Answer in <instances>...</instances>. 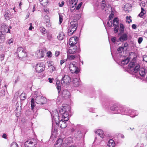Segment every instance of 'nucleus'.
I'll return each mask as SVG.
<instances>
[{
  "label": "nucleus",
  "mask_w": 147,
  "mask_h": 147,
  "mask_svg": "<svg viewBox=\"0 0 147 147\" xmlns=\"http://www.w3.org/2000/svg\"><path fill=\"white\" fill-rule=\"evenodd\" d=\"M128 48V45L127 42H125L124 45V46L123 47V51H126L127 50Z\"/></svg>",
  "instance_id": "nucleus-36"
},
{
  "label": "nucleus",
  "mask_w": 147,
  "mask_h": 147,
  "mask_svg": "<svg viewBox=\"0 0 147 147\" xmlns=\"http://www.w3.org/2000/svg\"><path fill=\"white\" fill-rule=\"evenodd\" d=\"M76 64L75 62H73L72 63H71L69 65V69L72 74H78L80 71L78 68L76 66Z\"/></svg>",
  "instance_id": "nucleus-8"
},
{
  "label": "nucleus",
  "mask_w": 147,
  "mask_h": 147,
  "mask_svg": "<svg viewBox=\"0 0 147 147\" xmlns=\"http://www.w3.org/2000/svg\"><path fill=\"white\" fill-rule=\"evenodd\" d=\"M83 126L80 124H78L75 127L76 131L74 134L75 138L78 140H80L83 134L81 130Z\"/></svg>",
  "instance_id": "nucleus-6"
},
{
  "label": "nucleus",
  "mask_w": 147,
  "mask_h": 147,
  "mask_svg": "<svg viewBox=\"0 0 147 147\" xmlns=\"http://www.w3.org/2000/svg\"><path fill=\"white\" fill-rule=\"evenodd\" d=\"M128 69L132 74H133L134 73L136 74L138 72L141 77L144 78L145 77L146 74L145 69L143 67L141 68L139 64H135L134 62H131L128 66Z\"/></svg>",
  "instance_id": "nucleus-4"
},
{
  "label": "nucleus",
  "mask_w": 147,
  "mask_h": 147,
  "mask_svg": "<svg viewBox=\"0 0 147 147\" xmlns=\"http://www.w3.org/2000/svg\"><path fill=\"white\" fill-rule=\"evenodd\" d=\"M111 40L113 43H115L116 42V38L115 37H113L111 39Z\"/></svg>",
  "instance_id": "nucleus-50"
},
{
  "label": "nucleus",
  "mask_w": 147,
  "mask_h": 147,
  "mask_svg": "<svg viewBox=\"0 0 147 147\" xmlns=\"http://www.w3.org/2000/svg\"><path fill=\"white\" fill-rule=\"evenodd\" d=\"M4 16L5 19L7 20H9L10 19L9 17L10 14L8 12L5 11L4 12Z\"/></svg>",
  "instance_id": "nucleus-27"
},
{
  "label": "nucleus",
  "mask_w": 147,
  "mask_h": 147,
  "mask_svg": "<svg viewBox=\"0 0 147 147\" xmlns=\"http://www.w3.org/2000/svg\"><path fill=\"white\" fill-rule=\"evenodd\" d=\"M60 51H57L55 52V55L56 57H57L60 55Z\"/></svg>",
  "instance_id": "nucleus-53"
},
{
  "label": "nucleus",
  "mask_w": 147,
  "mask_h": 147,
  "mask_svg": "<svg viewBox=\"0 0 147 147\" xmlns=\"http://www.w3.org/2000/svg\"><path fill=\"white\" fill-rule=\"evenodd\" d=\"M71 81L70 77L68 75H65L62 78L61 83L63 85H69Z\"/></svg>",
  "instance_id": "nucleus-10"
},
{
  "label": "nucleus",
  "mask_w": 147,
  "mask_h": 147,
  "mask_svg": "<svg viewBox=\"0 0 147 147\" xmlns=\"http://www.w3.org/2000/svg\"><path fill=\"white\" fill-rule=\"evenodd\" d=\"M131 17L130 16H127L126 17V19H127V20H129V21H127V20L126 21V22H127L128 24H129L130 23V22H132V20L131 19Z\"/></svg>",
  "instance_id": "nucleus-42"
},
{
  "label": "nucleus",
  "mask_w": 147,
  "mask_h": 147,
  "mask_svg": "<svg viewBox=\"0 0 147 147\" xmlns=\"http://www.w3.org/2000/svg\"><path fill=\"white\" fill-rule=\"evenodd\" d=\"M40 4L43 6L47 5L48 3V0H40Z\"/></svg>",
  "instance_id": "nucleus-26"
},
{
  "label": "nucleus",
  "mask_w": 147,
  "mask_h": 147,
  "mask_svg": "<svg viewBox=\"0 0 147 147\" xmlns=\"http://www.w3.org/2000/svg\"><path fill=\"white\" fill-rule=\"evenodd\" d=\"M78 38L76 36L72 37L69 40V44L70 45L68 53L70 54H73L75 53H79L81 51L80 44L78 43Z\"/></svg>",
  "instance_id": "nucleus-3"
},
{
  "label": "nucleus",
  "mask_w": 147,
  "mask_h": 147,
  "mask_svg": "<svg viewBox=\"0 0 147 147\" xmlns=\"http://www.w3.org/2000/svg\"><path fill=\"white\" fill-rule=\"evenodd\" d=\"M56 84L57 86V88L58 90V93L59 94L61 90V84L60 81L59 80L57 81L56 83Z\"/></svg>",
  "instance_id": "nucleus-23"
},
{
  "label": "nucleus",
  "mask_w": 147,
  "mask_h": 147,
  "mask_svg": "<svg viewBox=\"0 0 147 147\" xmlns=\"http://www.w3.org/2000/svg\"><path fill=\"white\" fill-rule=\"evenodd\" d=\"M78 26V20L74 19L70 22V26L68 30V35L69 36L72 35L76 31Z\"/></svg>",
  "instance_id": "nucleus-5"
},
{
  "label": "nucleus",
  "mask_w": 147,
  "mask_h": 147,
  "mask_svg": "<svg viewBox=\"0 0 147 147\" xmlns=\"http://www.w3.org/2000/svg\"><path fill=\"white\" fill-rule=\"evenodd\" d=\"M47 38L48 40H51L52 38L51 35V34H48V35L47 36Z\"/></svg>",
  "instance_id": "nucleus-51"
},
{
  "label": "nucleus",
  "mask_w": 147,
  "mask_h": 147,
  "mask_svg": "<svg viewBox=\"0 0 147 147\" xmlns=\"http://www.w3.org/2000/svg\"><path fill=\"white\" fill-rule=\"evenodd\" d=\"M128 39L127 36L126 34H124L121 36L119 38V40L121 42L127 40Z\"/></svg>",
  "instance_id": "nucleus-18"
},
{
  "label": "nucleus",
  "mask_w": 147,
  "mask_h": 147,
  "mask_svg": "<svg viewBox=\"0 0 147 147\" xmlns=\"http://www.w3.org/2000/svg\"><path fill=\"white\" fill-rule=\"evenodd\" d=\"M140 5L141 7V8H143V7H144L146 5L144 1H142L140 3Z\"/></svg>",
  "instance_id": "nucleus-44"
},
{
  "label": "nucleus",
  "mask_w": 147,
  "mask_h": 147,
  "mask_svg": "<svg viewBox=\"0 0 147 147\" xmlns=\"http://www.w3.org/2000/svg\"><path fill=\"white\" fill-rule=\"evenodd\" d=\"M60 113L62 116V119L61 120H63L65 121H67L69 119V115L67 113L66 110L63 107V109L60 111Z\"/></svg>",
  "instance_id": "nucleus-12"
},
{
  "label": "nucleus",
  "mask_w": 147,
  "mask_h": 147,
  "mask_svg": "<svg viewBox=\"0 0 147 147\" xmlns=\"http://www.w3.org/2000/svg\"><path fill=\"white\" fill-rule=\"evenodd\" d=\"M32 97L31 101V109L34 111L35 107V103L40 105L46 104L47 102V99L45 97L39 95L38 92H35L32 94Z\"/></svg>",
  "instance_id": "nucleus-2"
},
{
  "label": "nucleus",
  "mask_w": 147,
  "mask_h": 147,
  "mask_svg": "<svg viewBox=\"0 0 147 147\" xmlns=\"http://www.w3.org/2000/svg\"><path fill=\"white\" fill-rule=\"evenodd\" d=\"M15 54L20 59L26 57L27 55L26 51L22 47H18L17 52L15 53Z\"/></svg>",
  "instance_id": "nucleus-7"
},
{
  "label": "nucleus",
  "mask_w": 147,
  "mask_h": 147,
  "mask_svg": "<svg viewBox=\"0 0 147 147\" xmlns=\"http://www.w3.org/2000/svg\"><path fill=\"white\" fill-rule=\"evenodd\" d=\"M21 110V107H20L19 106H17L16 109L15 110V113H16V115L17 117L18 116H18L20 115Z\"/></svg>",
  "instance_id": "nucleus-22"
},
{
  "label": "nucleus",
  "mask_w": 147,
  "mask_h": 147,
  "mask_svg": "<svg viewBox=\"0 0 147 147\" xmlns=\"http://www.w3.org/2000/svg\"><path fill=\"white\" fill-rule=\"evenodd\" d=\"M30 26L29 28V30H32V29H33L34 28V27H32V23H30Z\"/></svg>",
  "instance_id": "nucleus-61"
},
{
  "label": "nucleus",
  "mask_w": 147,
  "mask_h": 147,
  "mask_svg": "<svg viewBox=\"0 0 147 147\" xmlns=\"http://www.w3.org/2000/svg\"><path fill=\"white\" fill-rule=\"evenodd\" d=\"M65 2L63 1H62L61 2V3H59V6L60 7H62L64 5Z\"/></svg>",
  "instance_id": "nucleus-54"
},
{
  "label": "nucleus",
  "mask_w": 147,
  "mask_h": 147,
  "mask_svg": "<svg viewBox=\"0 0 147 147\" xmlns=\"http://www.w3.org/2000/svg\"><path fill=\"white\" fill-rule=\"evenodd\" d=\"M113 26L114 27V32L115 33H116L118 31L119 29V26L117 24H114Z\"/></svg>",
  "instance_id": "nucleus-29"
},
{
  "label": "nucleus",
  "mask_w": 147,
  "mask_h": 147,
  "mask_svg": "<svg viewBox=\"0 0 147 147\" xmlns=\"http://www.w3.org/2000/svg\"><path fill=\"white\" fill-rule=\"evenodd\" d=\"M95 132L101 138H102L105 136L103 131L101 129H98Z\"/></svg>",
  "instance_id": "nucleus-19"
},
{
  "label": "nucleus",
  "mask_w": 147,
  "mask_h": 147,
  "mask_svg": "<svg viewBox=\"0 0 147 147\" xmlns=\"http://www.w3.org/2000/svg\"><path fill=\"white\" fill-rule=\"evenodd\" d=\"M52 120H54L56 124L58 122H59V113L57 111L53 112L51 115Z\"/></svg>",
  "instance_id": "nucleus-14"
},
{
  "label": "nucleus",
  "mask_w": 147,
  "mask_h": 147,
  "mask_svg": "<svg viewBox=\"0 0 147 147\" xmlns=\"http://www.w3.org/2000/svg\"><path fill=\"white\" fill-rule=\"evenodd\" d=\"M45 65L42 62H39L36 64L35 70L36 72L40 73L45 69Z\"/></svg>",
  "instance_id": "nucleus-11"
},
{
  "label": "nucleus",
  "mask_w": 147,
  "mask_h": 147,
  "mask_svg": "<svg viewBox=\"0 0 147 147\" xmlns=\"http://www.w3.org/2000/svg\"><path fill=\"white\" fill-rule=\"evenodd\" d=\"M5 89H2L0 91V97H3L5 96Z\"/></svg>",
  "instance_id": "nucleus-32"
},
{
  "label": "nucleus",
  "mask_w": 147,
  "mask_h": 147,
  "mask_svg": "<svg viewBox=\"0 0 147 147\" xmlns=\"http://www.w3.org/2000/svg\"><path fill=\"white\" fill-rule=\"evenodd\" d=\"M61 145H60L59 144L55 143V144L54 147H61Z\"/></svg>",
  "instance_id": "nucleus-58"
},
{
  "label": "nucleus",
  "mask_w": 147,
  "mask_h": 147,
  "mask_svg": "<svg viewBox=\"0 0 147 147\" xmlns=\"http://www.w3.org/2000/svg\"><path fill=\"white\" fill-rule=\"evenodd\" d=\"M40 32L44 34L47 33L46 29L44 27H40Z\"/></svg>",
  "instance_id": "nucleus-39"
},
{
  "label": "nucleus",
  "mask_w": 147,
  "mask_h": 147,
  "mask_svg": "<svg viewBox=\"0 0 147 147\" xmlns=\"http://www.w3.org/2000/svg\"><path fill=\"white\" fill-rule=\"evenodd\" d=\"M64 36V35L63 33H59L57 36V38L59 40H63Z\"/></svg>",
  "instance_id": "nucleus-30"
},
{
  "label": "nucleus",
  "mask_w": 147,
  "mask_h": 147,
  "mask_svg": "<svg viewBox=\"0 0 147 147\" xmlns=\"http://www.w3.org/2000/svg\"><path fill=\"white\" fill-rule=\"evenodd\" d=\"M82 2H80L78 5L76 7V9L77 10H78L81 7V6L82 5Z\"/></svg>",
  "instance_id": "nucleus-46"
},
{
  "label": "nucleus",
  "mask_w": 147,
  "mask_h": 147,
  "mask_svg": "<svg viewBox=\"0 0 147 147\" xmlns=\"http://www.w3.org/2000/svg\"><path fill=\"white\" fill-rule=\"evenodd\" d=\"M115 143L113 140L110 139L108 142V145L109 147H113L115 146Z\"/></svg>",
  "instance_id": "nucleus-24"
},
{
  "label": "nucleus",
  "mask_w": 147,
  "mask_h": 147,
  "mask_svg": "<svg viewBox=\"0 0 147 147\" xmlns=\"http://www.w3.org/2000/svg\"><path fill=\"white\" fill-rule=\"evenodd\" d=\"M125 8L127 7V10L128 9V11H129V9H130L131 8V5L130 4H127L125 5Z\"/></svg>",
  "instance_id": "nucleus-43"
},
{
  "label": "nucleus",
  "mask_w": 147,
  "mask_h": 147,
  "mask_svg": "<svg viewBox=\"0 0 147 147\" xmlns=\"http://www.w3.org/2000/svg\"><path fill=\"white\" fill-rule=\"evenodd\" d=\"M124 26L123 24L121 23L120 24L119 31L120 33H123L124 31Z\"/></svg>",
  "instance_id": "nucleus-31"
},
{
  "label": "nucleus",
  "mask_w": 147,
  "mask_h": 147,
  "mask_svg": "<svg viewBox=\"0 0 147 147\" xmlns=\"http://www.w3.org/2000/svg\"><path fill=\"white\" fill-rule=\"evenodd\" d=\"M4 34L0 31V43H3L5 40V38Z\"/></svg>",
  "instance_id": "nucleus-21"
},
{
  "label": "nucleus",
  "mask_w": 147,
  "mask_h": 147,
  "mask_svg": "<svg viewBox=\"0 0 147 147\" xmlns=\"http://www.w3.org/2000/svg\"><path fill=\"white\" fill-rule=\"evenodd\" d=\"M113 25L114 24H115L118 25L119 24V19L117 18H115L113 20V22H112Z\"/></svg>",
  "instance_id": "nucleus-34"
},
{
  "label": "nucleus",
  "mask_w": 147,
  "mask_h": 147,
  "mask_svg": "<svg viewBox=\"0 0 147 147\" xmlns=\"http://www.w3.org/2000/svg\"><path fill=\"white\" fill-rule=\"evenodd\" d=\"M63 141V140L62 139L59 138L57 140L55 143L61 145Z\"/></svg>",
  "instance_id": "nucleus-40"
},
{
  "label": "nucleus",
  "mask_w": 147,
  "mask_h": 147,
  "mask_svg": "<svg viewBox=\"0 0 147 147\" xmlns=\"http://www.w3.org/2000/svg\"><path fill=\"white\" fill-rule=\"evenodd\" d=\"M143 61L147 63V56L144 57L143 59Z\"/></svg>",
  "instance_id": "nucleus-64"
},
{
  "label": "nucleus",
  "mask_w": 147,
  "mask_h": 147,
  "mask_svg": "<svg viewBox=\"0 0 147 147\" xmlns=\"http://www.w3.org/2000/svg\"><path fill=\"white\" fill-rule=\"evenodd\" d=\"M8 26L4 24H2L1 26V32L5 34L7 30Z\"/></svg>",
  "instance_id": "nucleus-16"
},
{
  "label": "nucleus",
  "mask_w": 147,
  "mask_h": 147,
  "mask_svg": "<svg viewBox=\"0 0 147 147\" xmlns=\"http://www.w3.org/2000/svg\"><path fill=\"white\" fill-rule=\"evenodd\" d=\"M59 24H60L62 23L63 20V16L60 14H59Z\"/></svg>",
  "instance_id": "nucleus-38"
},
{
  "label": "nucleus",
  "mask_w": 147,
  "mask_h": 147,
  "mask_svg": "<svg viewBox=\"0 0 147 147\" xmlns=\"http://www.w3.org/2000/svg\"><path fill=\"white\" fill-rule=\"evenodd\" d=\"M141 9V12H142V13H144V14H145L146 13V12L145 11V10L142 7Z\"/></svg>",
  "instance_id": "nucleus-63"
},
{
  "label": "nucleus",
  "mask_w": 147,
  "mask_h": 147,
  "mask_svg": "<svg viewBox=\"0 0 147 147\" xmlns=\"http://www.w3.org/2000/svg\"><path fill=\"white\" fill-rule=\"evenodd\" d=\"M45 21L46 23L48 24V27H49L51 26L50 24H49L50 23V20L49 17L47 15L45 16Z\"/></svg>",
  "instance_id": "nucleus-25"
},
{
  "label": "nucleus",
  "mask_w": 147,
  "mask_h": 147,
  "mask_svg": "<svg viewBox=\"0 0 147 147\" xmlns=\"http://www.w3.org/2000/svg\"><path fill=\"white\" fill-rule=\"evenodd\" d=\"M107 3L105 0H102L101 4V8L102 9H103L106 7Z\"/></svg>",
  "instance_id": "nucleus-33"
},
{
  "label": "nucleus",
  "mask_w": 147,
  "mask_h": 147,
  "mask_svg": "<svg viewBox=\"0 0 147 147\" xmlns=\"http://www.w3.org/2000/svg\"><path fill=\"white\" fill-rule=\"evenodd\" d=\"M61 97L63 99H67L70 97V92L67 90H64L61 91Z\"/></svg>",
  "instance_id": "nucleus-13"
},
{
  "label": "nucleus",
  "mask_w": 147,
  "mask_h": 147,
  "mask_svg": "<svg viewBox=\"0 0 147 147\" xmlns=\"http://www.w3.org/2000/svg\"><path fill=\"white\" fill-rule=\"evenodd\" d=\"M4 55L3 54H1L0 55V59L1 61H2L4 59Z\"/></svg>",
  "instance_id": "nucleus-56"
},
{
  "label": "nucleus",
  "mask_w": 147,
  "mask_h": 147,
  "mask_svg": "<svg viewBox=\"0 0 147 147\" xmlns=\"http://www.w3.org/2000/svg\"><path fill=\"white\" fill-rule=\"evenodd\" d=\"M68 57L69 58V59H71V60L73 59H74L76 56L74 55H68Z\"/></svg>",
  "instance_id": "nucleus-47"
},
{
  "label": "nucleus",
  "mask_w": 147,
  "mask_h": 147,
  "mask_svg": "<svg viewBox=\"0 0 147 147\" xmlns=\"http://www.w3.org/2000/svg\"><path fill=\"white\" fill-rule=\"evenodd\" d=\"M48 80H49V82L51 83L52 82L53 80H54V79L53 78H49L48 79Z\"/></svg>",
  "instance_id": "nucleus-62"
},
{
  "label": "nucleus",
  "mask_w": 147,
  "mask_h": 147,
  "mask_svg": "<svg viewBox=\"0 0 147 147\" xmlns=\"http://www.w3.org/2000/svg\"><path fill=\"white\" fill-rule=\"evenodd\" d=\"M117 51L119 53H121L122 52L125 51H123V47H120L117 49Z\"/></svg>",
  "instance_id": "nucleus-35"
},
{
  "label": "nucleus",
  "mask_w": 147,
  "mask_h": 147,
  "mask_svg": "<svg viewBox=\"0 0 147 147\" xmlns=\"http://www.w3.org/2000/svg\"><path fill=\"white\" fill-rule=\"evenodd\" d=\"M10 147H19V146L16 142H13L11 144Z\"/></svg>",
  "instance_id": "nucleus-41"
},
{
  "label": "nucleus",
  "mask_w": 147,
  "mask_h": 147,
  "mask_svg": "<svg viewBox=\"0 0 147 147\" xmlns=\"http://www.w3.org/2000/svg\"><path fill=\"white\" fill-rule=\"evenodd\" d=\"M45 53L44 51L43 50H42L40 51V50H39L38 53H37L38 57L39 58H41L43 57L45 55Z\"/></svg>",
  "instance_id": "nucleus-20"
},
{
  "label": "nucleus",
  "mask_w": 147,
  "mask_h": 147,
  "mask_svg": "<svg viewBox=\"0 0 147 147\" xmlns=\"http://www.w3.org/2000/svg\"><path fill=\"white\" fill-rule=\"evenodd\" d=\"M69 3L71 4V6H72V8L74 7V5H73L74 4V5H76V3L75 2V1H74L73 0H69Z\"/></svg>",
  "instance_id": "nucleus-37"
},
{
  "label": "nucleus",
  "mask_w": 147,
  "mask_h": 147,
  "mask_svg": "<svg viewBox=\"0 0 147 147\" xmlns=\"http://www.w3.org/2000/svg\"><path fill=\"white\" fill-rule=\"evenodd\" d=\"M37 144V142L34 139L29 140L26 141L25 142V147H36Z\"/></svg>",
  "instance_id": "nucleus-9"
},
{
  "label": "nucleus",
  "mask_w": 147,
  "mask_h": 147,
  "mask_svg": "<svg viewBox=\"0 0 147 147\" xmlns=\"http://www.w3.org/2000/svg\"><path fill=\"white\" fill-rule=\"evenodd\" d=\"M47 56L49 57H51L52 56V53L50 51H49L47 53Z\"/></svg>",
  "instance_id": "nucleus-45"
},
{
  "label": "nucleus",
  "mask_w": 147,
  "mask_h": 147,
  "mask_svg": "<svg viewBox=\"0 0 147 147\" xmlns=\"http://www.w3.org/2000/svg\"><path fill=\"white\" fill-rule=\"evenodd\" d=\"M74 86L75 87H78L79 85V82L78 81L77 82H76L75 83H74L73 84Z\"/></svg>",
  "instance_id": "nucleus-55"
},
{
  "label": "nucleus",
  "mask_w": 147,
  "mask_h": 147,
  "mask_svg": "<svg viewBox=\"0 0 147 147\" xmlns=\"http://www.w3.org/2000/svg\"><path fill=\"white\" fill-rule=\"evenodd\" d=\"M112 21H110V22H111V24H110L109 22H107V25H108V26L110 27H112V24H113V23L112 22Z\"/></svg>",
  "instance_id": "nucleus-52"
},
{
  "label": "nucleus",
  "mask_w": 147,
  "mask_h": 147,
  "mask_svg": "<svg viewBox=\"0 0 147 147\" xmlns=\"http://www.w3.org/2000/svg\"><path fill=\"white\" fill-rule=\"evenodd\" d=\"M111 113L124 114L126 115H129L130 117H134L137 115L138 114L136 113V111L134 110L129 109L128 108H123L117 105H113L110 108Z\"/></svg>",
  "instance_id": "nucleus-1"
},
{
  "label": "nucleus",
  "mask_w": 147,
  "mask_h": 147,
  "mask_svg": "<svg viewBox=\"0 0 147 147\" xmlns=\"http://www.w3.org/2000/svg\"><path fill=\"white\" fill-rule=\"evenodd\" d=\"M143 40V38L142 37H139L138 39V42L140 44L142 42Z\"/></svg>",
  "instance_id": "nucleus-49"
},
{
  "label": "nucleus",
  "mask_w": 147,
  "mask_h": 147,
  "mask_svg": "<svg viewBox=\"0 0 147 147\" xmlns=\"http://www.w3.org/2000/svg\"><path fill=\"white\" fill-rule=\"evenodd\" d=\"M132 27L133 29L135 30L137 28V26L135 24H133L132 25Z\"/></svg>",
  "instance_id": "nucleus-57"
},
{
  "label": "nucleus",
  "mask_w": 147,
  "mask_h": 147,
  "mask_svg": "<svg viewBox=\"0 0 147 147\" xmlns=\"http://www.w3.org/2000/svg\"><path fill=\"white\" fill-rule=\"evenodd\" d=\"M144 14H145L144 13H142L141 12L139 14L138 16L140 17H142L143 16Z\"/></svg>",
  "instance_id": "nucleus-59"
},
{
  "label": "nucleus",
  "mask_w": 147,
  "mask_h": 147,
  "mask_svg": "<svg viewBox=\"0 0 147 147\" xmlns=\"http://www.w3.org/2000/svg\"><path fill=\"white\" fill-rule=\"evenodd\" d=\"M67 121H65L63 120H61L59 122H58L57 125H58L61 128H65L67 126V124L66 123Z\"/></svg>",
  "instance_id": "nucleus-15"
},
{
  "label": "nucleus",
  "mask_w": 147,
  "mask_h": 147,
  "mask_svg": "<svg viewBox=\"0 0 147 147\" xmlns=\"http://www.w3.org/2000/svg\"><path fill=\"white\" fill-rule=\"evenodd\" d=\"M88 110L90 112H92L94 111V109L93 108H90Z\"/></svg>",
  "instance_id": "nucleus-60"
},
{
  "label": "nucleus",
  "mask_w": 147,
  "mask_h": 147,
  "mask_svg": "<svg viewBox=\"0 0 147 147\" xmlns=\"http://www.w3.org/2000/svg\"><path fill=\"white\" fill-rule=\"evenodd\" d=\"M78 81H79V80L78 78H74L72 81L73 84H74V83H75L76 82H77Z\"/></svg>",
  "instance_id": "nucleus-48"
},
{
  "label": "nucleus",
  "mask_w": 147,
  "mask_h": 147,
  "mask_svg": "<svg viewBox=\"0 0 147 147\" xmlns=\"http://www.w3.org/2000/svg\"><path fill=\"white\" fill-rule=\"evenodd\" d=\"M120 60L121 63L123 65L127 64L130 60L129 59L126 57H124V59H120Z\"/></svg>",
  "instance_id": "nucleus-17"
},
{
  "label": "nucleus",
  "mask_w": 147,
  "mask_h": 147,
  "mask_svg": "<svg viewBox=\"0 0 147 147\" xmlns=\"http://www.w3.org/2000/svg\"><path fill=\"white\" fill-rule=\"evenodd\" d=\"M20 97L21 101L24 100L26 98V94L24 93H22L20 95Z\"/></svg>",
  "instance_id": "nucleus-28"
}]
</instances>
